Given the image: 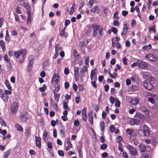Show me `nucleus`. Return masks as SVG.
<instances>
[{"mask_svg": "<svg viewBox=\"0 0 158 158\" xmlns=\"http://www.w3.org/2000/svg\"><path fill=\"white\" fill-rule=\"evenodd\" d=\"M36 145L38 148L41 147V139L39 137L35 136Z\"/></svg>", "mask_w": 158, "mask_h": 158, "instance_id": "9d476101", "label": "nucleus"}, {"mask_svg": "<svg viewBox=\"0 0 158 158\" xmlns=\"http://www.w3.org/2000/svg\"><path fill=\"white\" fill-rule=\"evenodd\" d=\"M115 106L118 107H119L120 105V102L118 100L116 101L115 103Z\"/></svg>", "mask_w": 158, "mask_h": 158, "instance_id": "79ce46f5", "label": "nucleus"}, {"mask_svg": "<svg viewBox=\"0 0 158 158\" xmlns=\"http://www.w3.org/2000/svg\"><path fill=\"white\" fill-rule=\"evenodd\" d=\"M4 58V60L6 61H7L8 63H9L10 64V61L9 59L8 58L7 55V54H6L5 55Z\"/></svg>", "mask_w": 158, "mask_h": 158, "instance_id": "a18cd8bd", "label": "nucleus"}, {"mask_svg": "<svg viewBox=\"0 0 158 158\" xmlns=\"http://www.w3.org/2000/svg\"><path fill=\"white\" fill-rule=\"evenodd\" d=\"M123 63L125 65H127V59L126 58V57H124L123 59Z\"/></svg>", "mask_w": 158, "mask_h": 158, "instance_id": "e2e57ef3", "label": "nucleus"}, {"mask_svg": "<svg viewBox=\"0 0 158 158\" xmlns=\"http://www.w3.org/2000/svg\"><path fill=\"white\" fill-rule=\"evenodd\" d=\"M58 153L59 156H63L64 155V153L63 152L62 150H59Z\"/></svg>", "mask_w": 158, "mask_h": 158, "instance_id": "6e6d98bb", "label": "nucleus"}, {"mask_svg": "<svg viewBox=\"0 0 158 158\" xmlns=\"http://www.w3.org/2000/svg\"><path fill=\"white\" fill-rule=\"evenodd\" d=\"M54 94L55 99L57 101H58L59 99L60 95L58 94H57L56 93L53 92Z\"/></svg>", "mask_w": 158, "mask_h": 158, "instance_id": "e433bc0d", "label": "nucleus"}, {"mask_svg": "<svg viewBox=\"0 0 158 158\" xmlns=\"http://www.w3.org/2000/svg\"><path fill=\"white\" fill-rule=\"evenodd\" d=\"M136 137V133L135 132H134L132 133V134L131 135L130 138L132 140L133 139H135Z\"/></svg>", "mask_w": 158, "mask_h": 158, "instance_id": "72a5a7b5", "label": "nucleus"}, {"mask_svg": "<svg viewBox=\"0 0 158 158\" xmlns=\"http://www.w3.org/2000/svg\"><path fill=\"white\" fill-rule=\"evenodd\" d=\"M92 114V113L91 111L89 112L88 114L89 120L91 125L93 124V117Z\"/></svg>", "mask_w": 158, "mask_h": 158, "instance_id": "f3484780", "label": "nucleus"}, {"mask_svg": "<svg viewBox=\"0 0 158 158\" xmlns=\"http://www.w3.org/2000/svg\"><path fill=\"white\" fill-rule=\"evenodd\" d=\"M27 12L28 13V17L27 19V21H30L31 20V12L29 10H28V9H27ZM28 22H27V23H28Z\"/></svg>", "mask_w": 158, "mask_h": 158, "instance_id": "a878e982", "label": "nucleus"}, {"mask_svg": "<svg viewBox=\"0 0 158 158\" xmlns=\"http://www.w3.org/2000/svg\"><path fill=\"white\" fill-rule=\"evenodd\" d=\"M139 67L143 69H146L148 68V63L142 61L141 60L137 61Z\"/></svg>", "mask_w": 158, "mask_h": 158, "instance_id": "f03ea898", "label": "nucleus"}, {"mask_svg": "<svg viewBox=\"0 0 158 158\" xmlns=\"http://www.w3.org/2000/svg\"><path fill=\"white\" fill-rule=\"evenodd\" d=\"M60 77L59 75L57 76L56 73H54L53 77L52 78V80H54L56 82V84H57L60 81Z\"/></svg>", "mask_w": 158, "mask_h": 158, "instance_id": "ddd939ff", "label": "nucleus"}, {"mask_svg": "<svg viewBox=\"0 0 158 158\" xmlns=\"http://www.w3.org/2000/svg\"><path fill=\"white\" fill-rule=\"evenodd\" d=\"M63 107L64 109L68 110V111L69 110L70 108L68 107L67 104L66 102L63 103Z\"/></svg>", "mask_w": 158, "mask_h": 158, "instance_id": "c85d7f7f", "label": "nucleus"}, {"mask_svg": "<svg viewBox=\"0 0 158 158\" xmlns=\"http://www.w3.org/2000/svg\"><path fill=\"white\" fill-rule=\"evenodd\" d=\"M94 3V0H90L89 1V4L88 5V6H89V8H91L93 6Z\"/></svg>", "mask_w": 158, "mask_h": 158, "instance_id": "ea45409f", "label": "nucleus"}, {"mask_svg": "<svg viewBox=\"0 0 158 158\" xmlns=\"http://www.w3.org/2000/svg\"><path fill=\"white\" fill-rule=\"evenodd\" d=\"M148 81L147 80H145L144 82H143V85H144V86L146 89H147L148 90V83H147Z\"/></svg>", "mask_w": 158, "mask_h": 158, "instance_id": "13d9d810", "label": "nucleus"}, {"mask_svg": "<svg viewBox=\"0 0 158 158\" xmlns=\"http://www.w3.org/2000/svg\"><path fill=\"white\" fill-rule=\"evenodd\" d=\"M15 127L17 128V130L18 131H19L21 132H22L23 131V129L22 127L20 126H19L18 124H16Z\"/></svg>", "mask_w": 158, "mask_h": 158, "instance_id": "7c9ffc66", "label": "nucleus"}, {"mask_svg": "<svg viewBox=\"0 0 158 158\" xmlns=\"http://www.w3.org/2000/svg\"><path fill=\"white\" fill-rule=\"evenodd\" d=\"M80 122L78 120H76L74 122V125L75 126H78L79 125Z\"/></svg>", "mask_w": 158, "mask_h": 158, "instance_id": "4d7b16f0", "label": "nucleus"}, {"mask_svg": "<svg viewBox=\"0 0 158 158\" xmlns=\"http://www.w3.org/2000/svg\"><path fill=\"white\" fill-rule=\"evenodd\" d=\"M128 29V26L126 24H124L123 28V31L121 33L122 35L126 34Z\"/></svg>", "mask_w": 158, "mask_h": 158, "instance_id": "4468645a", "label": "nucleus"}, {"mask_svg": "<svg viewBox=\"0 0 158 158\" xmlns=\"http://www.w3.org/2000/svg\"><path fill=\"white\" fill-rule=\"evenodd\" d=\"M100 128L102 131H103L104 129V123L103 121H101L100 122Z\"/></svg>", "mask_w": 158, "mask_h": 158, "instance_id": "c9c22d12", "label": "nucleus"}, {"mask_svg": "<svg viewBox=\"0 0 158 158\" xmlns=\"http://www.w3.org/2000/svg\"><path fill=\"white\" fill-rule=\"evenodd\" d=\"M93 108L94 110L96 111H98L99 109V106L96 104H93Z\"/></svg>", "mask_w": 158, "mask_h": 158, "instance_id": "473e14b6", "label": "nucleus"}, {"mask_svg": "<svg viewBox=\"0 0 158 158\" xmlns=\"http://www.w3.org/2000/svg\"><path fill=\"white\" fill-rule=\"evenodd\" d=\"M88 72V69L86 66H84L83 67L80 69L78 76L79 77H84L85 75V73Z\"/></svg>", "mask_w": 158, "mask_h": 158, "instance_id": "39448f33", "label": "nucleus"}, {"mask_svg": "<svg viewBox=\"0 0 158 158\" xmlns=\"http://www.w3.org/2000/svg\"><path fill=\"white\" fill-rule=\"evenodd\" d=\"M110 103L112 104H113L115 101V99L114 97L112 96H110Z\"/></svg>", "mask_w": 158, "mask_h": 158, "instance_id": "3c124183", "label": "nucleus"}, {"mask_svg": "<svg viewBox=\"0 0 158 158\" xmlns=\"http://www.w3.org/2000/svg\"><path fill=\"white\" fill-rule=\"evenodd\" d=\"M48 134V133L47 131L44 132L43 134L42 138L43 140L44 141H45V138L47 137Z\"/></svg>", "mask_w": 158, "mask_h": 158, "instance_id": "a19ab883", "label": "nucleus"}, {"mask_svg": "<svg viewBox=\"0 0 158 158\" xmlns=\"http://www.w3.org/2000/svg\"><path fill=\"white\" fill-rule=\"evenodd\" d=\"M84 4H85L84 1H82L80 4V5L79 7V10H80L82 9V7L84 5Z\"/></svg>", "mask_w": 158, "mask_h": 158, "instance_id": "69168bd1", "label": "nucleus"}, {"mask_svg": "<svg viewBox=\"0 0 158 158\" xmlns=\"http://www.w3.org/2000/svg\"><path fill=\"white\" fill-rule=\"evenodd\" d=\"M149 31H152L154 33H155L156 32V31L155 30L154 26L153 25V26L149 28Z\"/></svg>", "mask_w": 158, "mask_h": 158, "instance_id": "4c0bfd02", "label": "nucleus"}, {"mask_svg": "<svg viewBox=\"0 0 158 158\" xmlns=\"http://www.w3.org/2000/svg\"><path fill=\"white\" fill-rule=\"evenodd\" d=\"M79 68L77 67H74V76H78Z\"/></svg>", "mask_w": 158, "mask_h": 158, "instance_id": "4be33fe9", "label": "nucleus"}, {"mask_svg": "<svg viewBox=\"0 0 158 158\" xmlns=\"http://www.w3.org/2000/svg\"><path fill=\"white\" fill-rule=\"evenodd\" d=\"M46 88V86L45 85H44L43 87H40L39 88V90L40 91L43 92H44Z\"/></svg>", "mask_w": 158, "mask_h": 158, "instance_id": "37998d69", "label": "nucleus"}, {"mask_svg": "<svg viewBox=\"0 0 158 158\" xmlns=\"http://www.w3.org/2000/svg\"><path fill=\"white\" fill-rule=\"evenodd\" d=\"M157 58V56L153 54H149V60L153 62L154 63H155Z\"/></svg>", "mask_w": 158, "mask_h": 158, "instance_id": "f8f14e48", "label": "nucleus"}, {"mask_svg": "<svg viewBox=\"0 0 158 158\" xmlns=\"http://www.w3.org/2000/svg\"><path fill=\"white\" fill-rule=\"evenodd\" d=\"M0 43L2 50L4 51L5 47V42L2 40L0 41Z\"/></svg>", "mask_w": 158, "mask_h": 158, "instance_id": "58836bf2", "label": "nucleus"}, {"mask_svg": "<svg viewBox=\"0 0 158 158\" xmlns=\"http://www.w3.org/2000/svg\"><path fill=\"white\" fill-rule=\"evenodd\" d=\"M60 132L61 135H62V136L64 135L65 134L64 132V127L62 125H61L60 127Z\"/></svg>", "mask_w": 158, "mask_h": 158, "instance_id": "412c9836", "label": "nucleus"}, {"mask_svg": "<svg viewBox=\"0 0 158 158\" xmlns=\"http://www.w3.org/2000/svg\"><path fill=\"white\" fill-rule=\"evenodd\" d=\"M143 77L144 79H146L147 80L148 78V73L144 72L143 73Z\"/></svg>", "mask_w": 158, "mask_h": 158, "instance_id": "de8ad7c7", "label": "nucleus"}, {"mask_svg": "<svg viewBox=\"0 0 158 158\" xmlns=\"http://www.w3.org/2000/svg\"><path fill=\"white\" fill-rule=\"evenodd\" d=\"M5 83L8 89H11V87L10 85V82L7 80H5Z\"/></svg>", "mask_w": 158, "mask_h": 158, "instance_id": "c756f323", "label": "nucleus"}, {"mask_svg": "<svg viewBox=\"0 0 158 158\" xmlns=\"http://www.w3.org/2000/svg\"><path fill=\"white\" fill-rule=\"evenodd\" d=\"M60 89V86L59 85H57V84H56V86L55 87V89L54 90H53V92H58L59 89Z\"/></svg>", "mask_w": 158, "mask_h": 158, "instance_id": "cd10ccee", "label": "nucleus"}, {"mask_svg": "<svg viewBox=\"0 0 158 158\" xmlns=\"http://www.w3.org/2000/svg\"><path fill=\"white\" fill-rule=\"evenodd\" d=\"M111 31L114 34H116L117 33V30L115 27H112L111 28Z\"/></svg>", "mask_w": 158, "mask_h": 158, "instance_id": "603ef678", "label": "nucleus"}, {"mask_svg": "<svg viewBox=\"0 0 158 158\" xmlns=\"http://www.w3.org/2000/svg\"><path fill=\"white\" fill-rule=\"evenodd\" d=\"M135 117V118H138L134 119L133 123L134 124L136 125H139L141 123V121L139 119H140L143 120L145 119V117L143 114L138 112L136 113Z\"/></svg>", "mask_w": 158, "mask_h": 158, "instance_id": "f257e3e1", "label": "nucleus"}, {"mask_svg": "<svg viewBox=\"0 0 158 158\" xmlns=\"http://www.w3.org/2000/svg\"><path fill=\"white\" fill-rule=\"evenodd\" d=\"M25 134L27 137H29L31 135V130L28 127L25 130Z\"/></svg>", "mask_w": 158, "mask_h": 158, "instance_id": "393cba45", "label": "nucleus"}, {"mask_svg": "<svg viewBox=\"0 0 158 158\" xmlns=\"http://www.w3.org/2000/svg\"><path fill=\"white\" fill-rule=\"evenodd\" d=\"M133 132L134 131L132 130L127 128L126 130V133L127 135H130L132 134Z\"/></svg>", "mask_w": 158, "mask_h": 158, "instance_id": "2f4dec72", "label": "nucleus"}, {"mask_svg": "<svg viewBox=\"0 0 158 158\" xmlns=\"http://www.w3.org/2000/svg\"><path fill=\"white\" fill-rule=\"evenodd\" d=\"M118 14V12L117 11H116L114 14V17L116 19H119V17L118 16H117Z\"/></svg>", "mask_w": 158, "mask_h": 158, "instance_id": "338daca9", "label": "nucleus"}, {"mask_svg": "<svg viewBox=\"0 0 158 158\" xmlns=\"http://www.w3.org/2000/svg\"><path fill=\"white\" fill-rule=\"evenodd\" d=\"M149 96H151V97H149V102H150L152 104H154L155 103V100L153 98H156V96L155 95L152 94L151 93L149 92Z\"/></svg>", "mask_w": 158, "mask_h": 158, "instance_id": "9b49d317", "label": "nucleus"}, {"mask_svg": "<svg viewBox=\"0 0 158 158\" xmlns=\"http://www.w3.org/2000/svg\"><path fill=\"white\" fill-rule=\"evenodd\" d=\"M149 144L151 143L152 145L153 146L156 143V141L155 140V139H149Z\"/></svg>", "mask_w": 158, "mask_h": 158, "instance_id": "f704fd0d", "label": "nucleus"}, {"mask_svg": "<svg viewBox=\"0 0 158 158\" xmlns=\"http://www.w3.org/2000/svg\"><path fill=\"white\" fill-rule=\"evenodd\" d=\"M88 41L87 40H84L82 41L81 42L80 44V46L81 49L84 50V47H85L88 44Z\"/></svg>", "mask_w": 158, "mask_h": 158, "instance_id": "1a4fd4ad", "label": "nucleus"}, {"mask_svg": "<svg viewBox=\"0 0 158 158\" xmlns=\"http://www.w3.org/2000/svg\"><path fill=\"white\" fill-rule=\"evenodd\" d=\"M91 27L93 28V30L96 31H99L102 27L98 25L92 24Z\"/></svg>", "mask_w": 158, "mask_h": 158, "instance_id": "aec40b11", "label": "nucleus"}, {"mask_svg": "<svg viewBox=\"0 0 158 158\" xmlns=\"http://www.w3.org/2000/svg\"><path fill=\"white\" fill-rule=\"evenodd\" d=\"M22 52H23V54L22 55V59H20L19 60V63H22L23 62L24 60L25 59L26 57L27 51L25 49H23L22 50Z\"/></svg>", "mask_w": 158, "mask_h": 158, "instance_id": "2eb2a0df", "label": "nucleus"}, {"mask_svg": "<svg viewBox=\"0 0 158 158\" xmlns=\"http://www.w3.org/2000/svg\"><path fill=\"white\" fill-rule=\"evenodd\" d=\"M47 147L48 148L51 149L52 148V146L51 142H48L47 143Z\"/></svg>", "mask_w": 158, "mask_h": 158, "instance_id": "680f3d73", "label": "nucleus"}, {"mask_svg": "<svg viewBox=\"0 0 158 158\" xmlns=\"http://www.w3.org/2000/svg\"><path fill=\"white\" fill-rule=\"evenodd\" d=\"M149 90H150L155 85L156 81H155V79L153 77H151L149 78Z\"/></svg>", "mask_w": 158, "mask_h": 158, "instance_id": "20e7f679", "label": "nucleus"}, {"mask_svg": "<svg viewBox=\"0 0 158 158\" xmlns=\"http://www.w3.org/2000/svg\"><path fill=\"white\" fill-rule=\"evenodd\" d=\"M143 77L144 79H146L147 80L148 78V73L144 72L143 73Z\"/></svg>", "mask_w": 158, "mask_h": 158, "instance_id": "09e8293b", "label": "nucleus"}, {"mask_svg": "<svg viewBox=\"0 0 158 158\" xmlns=\"http://www.w3.org/2000/svg\"><path fill=\"white\" fill-rule=\"evenodd\" d=\"M107 147V145L106 144H103L101 146V148L102 150L106 149Z\"/></svg>", "mask_w": 158, "mask_h": 158, "instance_id": "5fc2aeb1", "label": "nucleus"}, {"mask_svg": "<svg viewBox=\"0 0 158 158\" xmlns=\"http://www.w3.org/2000/svg\"><path fill=\"white\" fill-rule=\"evenodd\" d=\"M94 70L92 69L91 71V72L90 74V78L91 80H94V75L95 73L94 72Z\"/></svg>", "mask_w": 158, "mask_h": 158, "instance_id": "49530a36", "label": "nucleus"}, {"mask_svg": "<svg viewBox=\"0 0 158 158\" xmlns=\"http://www.w3.org/2000/svg\"><path fill=\"white\" fill-rule=\"evenodd\" d=\"M127 148L131 155L134 156H136L138 155V152L135 148L130 145L128 146Z\"/></svg>", "mask_w": 158, "mask_h": 158, "instance_id": "7ed1b4c3", "label": "nucleus"}, {"mask_svg": "<svg viewBox=\"0 0 158 158\" xmlns=\"http://www.w3.org/2000/svg\"><path fill=\"white\" fill-rule=\"evenodd\" d=\"M55 50H56V53L55 55V56L54 57V58H56L57 57V56H58V53L59 52L58 51V49H60V50H62V47H60L59 45L58 44H57L55 46Z\"/></svg>", "mask_w": 158, "mask_h": 158, "instance_id": "dca6fc26", "label": "nucleus"}, {"mask_svg": "<svg viewBox=\"0 0 158 158\" xmlns=\"http://www.w3.org/2000/svg\"><path fill=\"white\" fill-rule=\"evenodd\" d=\"M143 132L144 136H148V130L146 126H144L143 128Z\"/></svg>", "mask_w": 158, "mask_h": 158, "instance_id": "6ab92c4d", "label": "nucleus"}, {"mask_svg": "<svg viewBox=\"0 0 158 158\" xmlns=\"http://www.w3.org/2000/svg\"><path fill=\"white\" fill-rule=\"evenodd\" d=\"M0 123L2 126H5L6 125L5 122L2 119H0Z\"/></svg>", "mask_w": 158, "mask_h": 158, "instance_id": "052dcab7", "label": "nucleus"}, {"mask_svg": "<svg viewBox=\"0 0 158 158\" xmlns=\"http://www.w3.org/2000/svg\"><path fill=\"white\" fill-rule=\"evenodd\" d=\"M28 116L26 112L21 113L20 116V118L22 122L26 121L28 118Z\"/></svg>", "mask_w": 158, "mask_h": 158, "instance_id": "6e6552de", "label": "nucleus"}, {"mask_svg": "<svg viewBox=\"0 0 158 158\" xmlns=\"http://www.w3.org/2000/svg\"><path fill=\"white\" fill-rule=\"evenodd\" d=\"M0 97L5 102L7 101L9 98L8 95H6L1 89H0Z\"/></svg>", "mask_w": 158, "mask_h": 158, "instance_id": "0eeeda50", "label": "nucleus"}, {"mask_svg": "<svg viewBox=\"0 0 158 158\" xmlns=\"http://www.w3.org/2000/svg\"><path fill=\"white\" fill-rule=\"evenodd\" d=\"M22 52V50H21V51H18L17 52H15L14 53V55L15 57L16 58H19V56L20 55L23 54V52Z\"/></svg>", "mask_w": 158, "mask_h": 158, "instance_id": "5701e85b", "label": "nucleus"}, {"mask_svg": "<svg viewBox=\"0 0 158 158\" xmlns=\"http://www.w3.org/2000/svg\"><path fill=\"white\" fill-rule=\"evenodd\" d=\"M110 130L111 132H114L115 130V128L113 125H111L110 127Z\"/></svg>", "mask_w": 158, "mask_h": 158, "instance_id": "c03bdc74", "label": "nucleus"}, {"mask_svg": "<svg viewBox=\"0 0 158 158\" xmlns=\"http://www.w3.org/2000/svg\"><path fill=\"white\" fill-rule=\"evenodd\" d=\"M139 147L140 148V152H144L146 149V147L143 143H140L139 146Z\"/></svg>", "mask_w": 158, "mask_h": 158, "instance_id": "a211bd4d", "label": "nucleus"}, {"mask_svg": "<svg viewBox=\"0 0 158 158\" xmlns=\"http://www.w3.org/2000/svg\"><path fill=\"white\" fill-rule=\"evenodd\" d=\"M122 144L121 143H118V148L120 151L121 152H124L123 149L122 147Z\"/></svg>", "mask_w": 158, "mask_h": 158, "instance_id": "864d4df0", "label": "nucleus"}, {"mask_svg": "<svg viewBox=\"0 0 158 158\" xmlns=\"http://www.w3.org/2000/svg\"><path fill=\"white\" fill-rule=\"evenodd\" d=\"M19 106L18 103L15 102L13 103L11 107V111L12 114H15L18 109Z\"/></svg>", "mask_w": 158, "mask_h": 158, "instance_id": "423d86ee", "label": "nucleus"}, {"mask_svg": "<svg viewBox=\"0 0 158 158\" xmlns=\"http://www.w3.org/2000/svg\"><path fill=\"white\" fill-rule=\"evenodd\" d=\"M11 151V149H10L5 152L3 155V158H8Z\"/></svg>", "mask_w": 158, "mask_h": 158, "instance_id": "bb28decb", "label": "nucleus"}, {"mask_svg": "<svg viewBox=\"0 0 158 158\" xmlns=\"http://www.w3.org/2000/svg\"><path fill=\"white\" fill-rule=\"evenodd\" d=\"M113 24L114 26H119V23L118 21L114 20L113 22Z\"/></svg>", "mask_w": 158, "mask_h": 158, "instance_id": "bf43d9fd", "label": "nucleus"}, {"mask_svg": "<svg viewBox=\"0 0 158 158\" xmlns=\"http://www.w3.org/2000/svg\"><path fill=\"white\" fill-rule=\"evenodd\" d=\"M91 84L94 87L96 88L97 87V86L96 84V82L95 81H92L91 82Z\"/></svg>", "mask_w": 158, "mask_h": 158, "instance_id": "0e129e2a", "label": "nucleus"}, {"mask_svg": "<svg viewBox=\"0 0 158 158\" xmlns=\"http://www.w3.org/2000/svg\"><path fill=\"white\" fill-rule=\"evenodd\" d=\"M123 156L124 158H129V156L127 155V153L124 152H123Z\"/></svg>", "mask_w": 158, "mask_h": 158, "instance_id": "774afa93", "label": "nucleus"}, {"mask_svg": "<svg viewBox=\"0 0 158 158\" xmlns=\"http://www.w3.org/2000/svg\"><path fill=\"white\" fill-rule=\"evenodd\" d=\"M65 31L62 30L60 33V36L62 37L64 36L65 38H66L68 36V34L67 32H65Z\"/></svg>", "mask_w": 158, "mask_h": 158, "instance_id": "b1692460", "label": "nucleus"}, {"mask_svg": "<svg viewBox=\"0 0 158 158\" xmlns=\"http://www.w3.org/2000/svg\"><path fill=\"white\" fill-rule=\"evenodd\" d=\"M23 6L24 7H27V9H28V10H29V9H30L31 7V6H28V3L26 2H23Z\"/></svg>", "mask_w": 158, "mask_h": 158, "instance_id": "8fccbe9b", "label": "nucleus"}]
</instances>
